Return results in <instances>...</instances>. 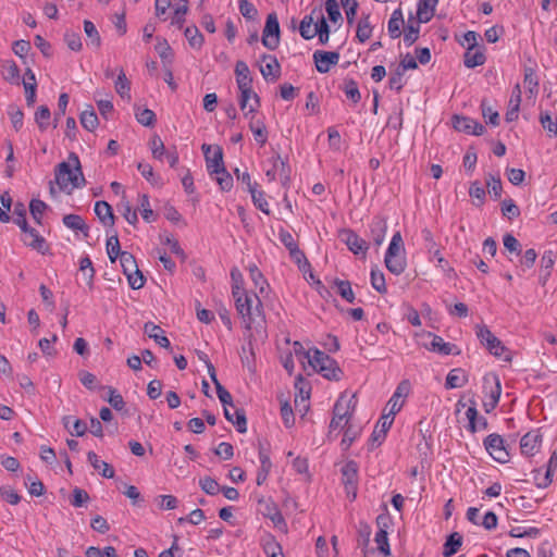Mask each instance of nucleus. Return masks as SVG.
I'll list each match as a JSON object with an SVG mask.
<instances>
[{
    "label": "nucleus",
    "instance_id": "nucleus-1",
    "mask_svg": "<svg viewBox=\"0 0 557 557\" xmlns=\"http://www.w3.org/2000/svg\"><path fill=\"white\" fill-rule=\"evenodd\" d=\"M69 160L71 163L61 162L55 168V183L61 190H65L69 185L78 188L86 184L77 154L71 152Z\"/></svg>",
    "mask_w": 557,
    "mask_h": 557
},
{
    "label": "nucleus",
    "instance_id": "nucleus-2",
    "mask_svg": "<svg viewBox=\"0 0 557 557\" xmlns=\"http://www.w3.org/2000/svg\"><path fill=\"white\" fill-rule=\"evenodd\" d=\"M235 307L238 314L242 317L246 329H251L252 324L262 326L264 323V313L262 310L261 300L255 296L256 305L253 306V299L248 296L245 292L234 296Z\"/></svg>",
    "mask_w": 557,
    "mask_h": 557
},
{
    "label": "nucleus",
    "instance_id": "nucleus-3",
    "mask_svg": "<svg viewBox=\"0 0 557 557\" xmlns=\"http://www.w3.org/2000/svg\"><path fill=\"white\" fill-rule=\"evenodd\" d=\"M313 355L306 352V358L313 370L327 380L338 381L343 374L336 360L318 348L312 349Z\"/></svg>",
    "mask_w": 557,
    "mask_h": 557
},
{
    "label": "nucleus",
    "instance_id": "nucleus-4",
    "mask_svg": "<svg viewBox=\"0 0 557 557\" xmlns=\"http://www.w3.org/2000/svg\"><path fill=\"white\" fill-rule=\"evenodd\" d=\"M403 238L399 232L395 233L392 237L389 246L385 255V265L393 274H400L406 268V260L403 255Z\"/></svg>",
    "mask_w": 557,
    "mask_h": 557
},
{
    "label": "nucleus",
    "instance_id": "nucleus-5",
    "mask_svg": "<svg viewBox=\"0 0 557 557\" xmlns=\"http://www.w3.org/2000/svg\"><path fill=\"white\" fill-rule=\"evenodd\" d=\"M119 259L129 286L133 289L141 288L145 285L146 280L141 271L138 269L135 257L128 251H123Z\"/></svg>",
    "mask_w": 557,
    "mask_h": 557
},
{
    "label": "nucleus",
    "instance_id": "nucleus-6",
    "mask_svg": "<svg viewBox=\"0 0 557 557\" xmlns=\"http://www.w3.org/2000/svg\"><path fill=\"white\" fill-rule=\"evenodd\" d=\"M420 344L428 350L443 356L453 354V349L456 347L454 344L444 342L441 336L428 331H420Z\"/></svg>",
    "mask_w": 557,
    "mask_h": 557
},
{
    "label": "nucleus",
    "instance_id": "nucleus-7",
    "mask_svg": "<svg viewBox=\"0 0 557 557\" xmlns=\"http://www.w3.org/2000/svg\"><path fill=\"white\" fill-rule=\"evenodd\" d=\"M17 225L24 233L23 243L32 249L45 255L48 251L46 239L26 220H17Z\"/></svg>",
    "mask_w": 557,
    "mask_h": 557
},
{
    "label": "nucleus",
    "instance_id": "nucleus-8",
    "mask_svg": "<svg viewBox=\"0 0 557 557\" xmlns=\"http://www.w3.org/2000/svg\"><path fill=\"white\" fill-rule=\"evenodd\" d=\"M262 44L269 50H275L280 44V24L276 13L268 15L262 34Z\"/></svg>",
    "mask_w": 557,
    "mask_h": 557
},
{
    "label": "nucleus",
    "instance_id": "nucleus-9",
    "mask_svg": "<svg viewBox=\"0 0 557 557\" xmlns=\"http://www.w3.org/2000/svg\"><path fill=\"white\" fill-rule=\"evenodd\" d=\"M476 336L481 344L495 357H502L507 351V348L486 325L476 326Z\"/></svg>",
    "mask_w": 557,
    "mask_h": 557
},
{
    "label": "nucleus",
    "instance_id": "nucleus-10",
    "mask_svg": "<svg viewBox=\"0 0 557 557\" xmlns=\"http://www.w3.org/2000/svg\"><path fill=\"white\" fill-rule=\"evenodd\" d=\"M505 442L504 438L498 434H490L484 440V446L485 449L488 451V454L497 461L499 462H506L508 461L509 454L506 450L504 446Z\"/></svg>",
    "mask_w": 557,
    "mask_h": 557
},
{
    "label": "nucleus",
    "instance_id": "nucleus-11",
    "mask_svg": "<svg viewBox=\"0 0 557 557\" xmlns=\"http://www.w3.org/2000/svg\"><path fill=\"white\" fill-rule=\"evenodd\" d=\"M451 125L456 131L462 132V133L469 134V135H478L479 136L485 132V127L478 121H475L471 117L458 115V114L453 115Z\"/></svg>",
    "mask_w": 557,
    "mask_h": 557
},
{
    "label": "nucleus",
    "instance_id": "nucleus-12",
    "mask_svg": "<svg viewBox=\"0 0 557 557\" xmlns=\"http://www.w3.org/2000/svg\"><path fill=\"white\" fill-rule=\"evenodd\" d=\"M239 89V107L240 110L248 115L249 113H253L260 106V98L253 91L252 85L249 86H240Z\"/></svg>",
    "mask_w": 557,
    "mask_h": 557
},
{
    "label": "nucleus",
    "instance_id": "nucleus-13",
    "mask_svg": "<svg viewBox=\"0 0 557 557\" xmlns=\"http://www.w3.org/2000/svg\"><path fill=\"white\" fill-rule=\"evenodd\" d=\"M208 172L213 175L220 168L224 166L223 151L220 146L202 145Z\"/></svg>",
    "mask_w": 557,
    "mask_h": 557
},
{
    "label": "nucleus",
    "instance_id": "nucleus-14",
    "mask_svg": "<svg viewBox=\"0 0 557 557\" xmlns=\"http://www.w3.org/2000/svg\"><path fill=\"white\" fill-rule=\"evenodd\" d=\"M313 60L317 71L320 73H327L332 65H336L339 61V53L336 51L317 50L313 53Z\"/></svg>",
    "mask_w": 557,
    "mask_h": 557
},
{
    "label": "nucleus",
    "instance_id": "nucleus-15",
    "mask_svg": "<svg viewBox=\"0 0 557 557\" xmlns=\"http://www.w3.org/2000/svg\"><path fill=\"white\" fill-rule=\"evenodd\" d=\"M341 238L355 255L366 253L369 248L368 243L351 230H343L341 232Z\"/></svg>",
    "mask_w": 557,
    "mask_h": 557
},
{
    "label": "nucleus",
    "instance_id": "nucleus-16",
    "mask_svg": "<svg viewBox=\"0 0 557 557\" xmlns=\"http://www.w3.org/2000/svg\"><path fill=\"white\" fill-rule=\"evenodd\" d=\"M542 443V435L539 430L524 434L520 441L521 453L525 456H534Z\"/></svg>",
    "mask_w": 557,
    "mask_h": 557
},
{
    "label": "nucleus",
    "instance_id": "nucleus-17",
    "mask_svg": "<svg viewBox=\"0 0 557 557\" xmlns=\"http://www.w3.org/2000/svg\"><path fill=\"white\" fill-rule=\"evenodd\" d=\"M263 62H267L265 65L260 66V72L265 81L275 82L280 78L281 75V65L276 59V57L271 54H263L261 57Z\"/></svg>",
    "mask_w": 557,
    "mask_h": 557
},
{
    "label": "nucleus",
    "instance_id": "nucleus-18",
    "mask_svg": "<svg viewBox=\"0 0 557 557\" xmlns=\"http://www.w3.org/2000/svg\"><path fill=\"white\" fill-rule=\"evenodd\" d=\"M343 483L345 487L352 488V499L357 497L358 485V463L355 460H349L342 468Z\"/></svg>",
    "mask_w": 557,
    "mask_h": 557
},
{
    "label": "nucleus",
    "instance_id": "nucleus-19",
    "mask_svg": "<svg viewBox=\"0 0 557 557\" xmlns=\"http://www.w3.org/2000/svg\"><path fill=\"white\" fill-rule=\"evenodd\" d=\"M208 372H209L211 381L213 382V384L215 386L218 397H219L220 401L222 403L223 407L225 408L227 405L234 407L232 395L218 380L215 368L211 362H208Z\"/></svg>",
    "mask_w": 557,
    "mask_h": 557
},
{
    "label": "nucleus",
    "instance_id": "nucleus-20",
    "mask_svg": "<svg viewBox=\"0 0 557 557\" xmlns=\"http://www.w3.org/2000/svg\"><path fill=\"white\" fill-rule=\"evenodd\" d=\"M369 228H370V236L373 240V244L375 246H380L384 242L385 234L387 231L386 220L383 218H380V216H375L371 221Z\"/></svg>",
    "mask_w": 557,
    "mask_h": 557
},
{
    "label": "nucleus",
    "instance_id": "nucleus-21",
    "mask_svg": "<svg viewBox=\"0 0 557 557\" xmlns=\"http://www.w3.org/2000/svg\"><path fill=\"white\" fill-rule=\"evenodd\" d=\"M556 469H557V453L554 451L547 462L546 472L541 480L537 478V474H540V471L539 470L534 471L535 472L534 480H535L536 486L540 488H545L548 485H550L553 482V476H554V472L556 471Z\"/></svg>",
    "mask_w": 557,
    "mask_h": 557
},
{
    "label": "nucleus",
    "instance_id": "nucleus-22",
    "mask_svg": "<svg viewBox=\"0 0 557 557\" xmlns=\"http://www.w3.org/2000/svg\"><path fill=\"white\" fill-rule=\"evenodd\" d=\"M95 213L104 226L112 227L114 225L115 216L112 207L107 201H97L95 203Z\"/></svg>",
    "mask_w": 557,
    "mask_h": 557
},
{
    "label": "nucleus",
    "instance_id": "nucleus-23",
    "mask_svg": "<svg viewBox=\"0 0 557 557\" xmlns=\"http://www.w3.org/2000/svg\"><path fill=\"white\" fill-rule=\"evenodd\" d=\"M23 86L26 95V103L28 107H33L36 101V76L34 72L28 67L25 72V78L23 79Z\"/></svg>",
    "mask_w": 557,
    "mask_h": 557
},
{
    "label": "nucleus",
    "instance_id": "nucleus-24",
    "mask_svg": "<svg viewBox=\"0 0 557 557\" xmlns=\"http://www.w3.org/2000/svg\"><path fill=\"white\" fill-rule=\"evenodd\" d=\"M225 419L236 426L239 433H246L247 431V418L246 412L243 408H236L235 413L232 414L227 407L224 408Z\"/></svg>",
    "mask_w": 557,
    "mask_h": 557
},
{
    "label": "nucleus",
    "instance_id": "nucleus-25",
    "mask_svg": "<svg viewBox=\"0 0 557 557\" xmlns=\"http://www.w3.org/2000/svg\"><path fill=\"white\" fill-rule=\"evenodd\" d=\"M144 331L150 338H153L154 342L161 347L166 349L171 347L169 338L162 335L163 330L159 325H156L152 322H147L144 325Z\"/></svg>",
    "mask_w": 557,
    "mask_h": 557
},
{
    "label": "nucleus",
    "instance_id": "nucleus-26",
    "mask_svg": "<svg viewBox=\"0 0 557 557\" xmlns=\"http://www.w3.org/2000/svg\"><path fill=\"white\" fill-rule=\"evenodd\" d=\"M468 376L466 371L461 368H455L450 370L446 376L445 387L446 388H459L467 384Z\"/></svg>",
    "mask_w": 557,
    "mask_h": 557
},
{
    "label": "nucleus",
    "instance_id": "nucleus-27",
    "mask_svg": "<svg viewBox=\"0 0 557 557\" xmlns=\"http://www.w3.org/2000/svg\"><path fill=\"white\" fill-rule=\"evenodd\" d=\"M462 542L463 537L459 532L450 533L443 545V556L451 557L455 555L462 546Z\"/></svg>",
    "mask_w": 557,
    "mask_h": 557
},
{
    "label": "nucleus",
    "instance_id": "nucleus-28",
    "mask_svg": "<svg viewBox=\"0 0 557 557\" xmlns=\"http://www.w3.org/2000/svg\"><path fill=\"white\" fill-rule=\"evenodd\" d=\"M259 460H260V468L258 470V473H257V484L258 485H262L265 481H267V478L270 473V470L272 468V462L270 460V457L269 455L267 454V451L260 447L259 448Z\"/></svg>",
    "mask_w": 557,
    "mask_h": 557
},
{
    "label": "nucleus",
    "instance_id": "nucleus-29",
    "mask_svg": "<svg viewBox=\"0 0 557 557\" xmlns=\"http://www.w3.org/2000/svg\"><path fill=\"white\" fill-rule=\"evenodd\" d=\"M486 58L483 51L476 48H467V51L463 55V63L468 69H473L475 66L482 65L485 62Z\"/></svg>",
    "mask_w": 557,
    "mask_h": 557
},
{
    "label": "nucleus",
    "instance_id": "nucleus-30",
    "mask_svg": "<svg viewBox=\"0 0 557 557\" xmlns=\"http://www.w3.org/2000/svg\"><path fill=\"white\" fill-rule=\"evenodd\" d=\"M87 458L94 469L101 471L100 474L103 478L112 479L114 476L113 467L108 462L100 460L96 453L89 451L87 454Z\"/></svg>",
    "mask_w": 557,
    "mask_h": 557
},
{
    "label": "nucleus",
    "instance_id": "nucleus-31",
    "mask_svg": "<svg viewBox=\"0 0 557 557\" xmlns=\"http://www.w3.org/2000/svg\"><path fill=\"white\" fill-rule=\"evenodd\" d=\"M404 16L400 9H397L393 12L388 25L387 30L392 38H399L401 36V29L404 27Z\"/></svg>",
    "mask_w": 557,
    "mask_h": 557
},
{
    "label": "nucleus",
    "instance_id": "nucleus-32",
    "mask_svg": "<svg viewBox=\"0 0 557 557\" xmlns=\"http://www.w3.org/2000/svg\"><path fill=\"white\" fill-rule=\"evenodd\" d=\"M493 383L494 386H491L488 401H484L483 404V407L486 412H491L493 409H495L500 398L502 386L496 375H493Z\"/></svg>",
    "mask_w": 557,
    "mask_h": 557
},
{
    "label": "nucleus",
    "instance_id": "nucleus-33",
    "mask_svg": "<svg viewBox=\"0 0 557 557\" xmlns=\"http://www.w3.org/2000/svg\"><path fill=\"white\" fill-rule=\"evenodd\" d=\"M79 120L82 126L89 132L95 131L99 124L98 116L90 104L86 106V109L81 113Z\"/></svg>",
    "mask_w": 557,
    "mask_h": 557
},
{
    "label": "nucleus",
    "instance_id": "nucleus-34",
    "mask_svg": "<svg viewBox=\"0 0 557 557\" xmlns=\"http://www.w3.org/2000/svg\"><path fill=\"white\" fill-rule=\"evenodd\" d=\"M333 284H334V287L336 288V293L343 299H345L349 304L355 302L356 297H355V293L351 288V283L349 281L335 278Z\"/></svg>",
    "mask_w": 557,
    "mask_h": 557
},
{
    "label": "nucleus",
    "instance_id": "nucleus-35",
    "mask_svg": "<svg viewBox=\"0 0 557 557\" xmlns=\"http://www.w3.org/2000/svg\"><path fill=\"white\" fill-rule=\"evenodd\" d=\"M235 74L237 86H249L252 85V77L250 75L249 67L246 62L237 61L235 64Z\"/></svg>",
    "mask_w": 557,
    "mask_h": 557
},
{
    "label": "nucleus",
    "instance_id": "nucleus-36",
    "mask_svg": "<svg viewBox=\"0 0 557 557\" xmlns=\"http://www.w3.org/2000/svg\"><path fill=\"white\" fill-rule=\"evenodd\" d=\"M424 239L429 244V252L432 255L430 257V260H433L435 258L438 262V267H441L444 271H447L448 273H453L454 272L453 268L448 267L447 269H445L444 263L447 264V262L441 255L440 249L436 248L435 243H433L431 233L429 231H424Z\"/></svg>",
    "mask_w": 557,
    "mask_h": 557
},
{
    "label": "nucleus",
    "instance_id": "nucleus-37",
    "mask_svg": "<svg viewBox=\"0 0 557 557\" xmlns=\"http://www.w3.org/2000/svg\"><path fill=\"white\" fill-rule=\"evenodd\" d=\"M71 421H72V417L71 416H64L62 418L63 426H64V429H66L70 432L71 435H73V436H83V435L86 434L87 425H86V423L83 420L74 419L73 423H72L73 429H70Z\"/></svg>",
    "mask_w": 557,
    "mask_h": 557
},
{
    "label": "nucleus",
    "instance_id": "nucleus-38",
    "mask_svg": "<svg viewBox=\"0 0 557 557\" xmlns=\"http://www.w3.org/2000/svg\"><path fill=\"white\" fill-rule=\"evenodd\" d=\"M556 256L552 250H547L543 253L541 258V277H543V284H545L546 280L550 276L552 270L555 264Z\"/></svg>",
    "mask_w": 557,
    "mask_h": 557
},
{
    "label": "nucleus",
    "instance_id": "nucleus-39",
    "mask_svg": "<svg viewBox=\"0 0 557 557\" xmlns=\"http://www.w3.org/2000/svg\"><path fill=\"white\" fill-rule=\"evenodd\" d=\"M63 224L74 231H81L85 234V236L88 235V226L86 225L83 218L78 214H66L63 216Z\"/></svg>",
    "mask_w": 557,
    "mask_h": 557
},
{
    "label": "nucleus",
    "instance_id": "nucleus-40",
    "mask_svg": "<svg viewBox=\"0 0 557 557\" xmlns=\"http://www.w3.org/2000/svg\"><path fill=\"white\" fill-rule=\"evenodd\" d=\"M115 90L122 97L131 100V83L127 79L123 70H120L115 81Z\"/></svg>",
    "mask_w": 557,
    "mask_h": 557
},
{
    "label": "nucleus",
    "instance_id": "nucleus-41",
    "mask_svg": "<svg viewBox=\"0 0 557 557\" xmlns=\"http://www.w3.org/2000/svg\"><path fill=\"white\" fill-rule=\"evenodd\" d=\"M107 253L111 262H115L116 259L123 253L116 233L107 239Z\"/></svg>",
    "mask_w": 557,
    "mask_h": 557
},
{
    "label": "nucleus",
    "instance_id": "nucleus-42",
    "mask_svg": "<svg viewBox=\"0 0 557 557\" xmlns=\"http://www.w3.org/2000/svg\"><path fill=\"white\" fill-rule=\"evenodd\" d=\"M333 414H335L338 420H345V423L348 422L351 414L349 413V404H346V394H342L335 403Z\"/></svg>",
    "mask_w": 557,
    "mask_h": 557
},
{
    "label": "nucleus",
    "instance_id": "nucleus-43",
    "mask_svg": "<svg viewBox=\"0 0 557 557\" xmlns=\"http://www.w3.org/2000/svg\"><path fill=\"white\" fill-rule=\"evenodd\" d=\"M188 44L194 49H200L203 45V36L196 26L187 27L184 32Z\"/></svg>",
    "mask_w": 557,
    "mask_h": 557
},
{
    "label": "nucleus",
    "instance_id": "nucleus-44",
    "mask_svg": "<svg viewBox=\"0 0 557 557\" xmlns=\"http://www.w3.org/2000/svg\"><path fill=\"white\" fill-rule=\"evenodd\" d=\"M372 35V26L370 24L369 15L362 16L357 26L356 36L360 42L367 41Z\"/></svg>",
    "mask_w": 557,
    "mask_h": 557
},
{
    "label": "nucleus",
    "instance_id": "nucleus-45",
    "mask_svg": "<svg viewBox=\"0 0 557 557\" xmlns=\"http://www.w3.org/2000/svg\"><path fill=\"white\" fill-rule=\"evenodd\" d=\"M437 2L438 0H420V24L432 18Z\"/></svg>",
    "mask_w": 557,
    "mask_h": 557
},
{
    "label": "nucleus",
    "instance_id": "nucleus-46",
    "mask_svg": "<svg viewBox=\"0 0 557 557\" xmlns=\"http://www.w3.org/2000/svg\"><path fill=\"white\" fill-rule=\"evenodd\" d=\"M295 386L296 388H299L300 395V400H298L297 398L295 399L296 406L302 405L304 410L307 411L309 409V404L307 401L310 397V389H306L307 383L305 382L301 375H298Z\"/></svg>",
    "mask_w": 557,
    "mask_h": 557
},
{
    "label": "nucleus",
    "instance_id": "nucleus-47",
    "mask_svg": "<svg viewBox=\"0 0 557 557\" xmlns=\"http://www.w3.org/2000/svg\"><path fill=\"white\" fill-rule=\"evenodd\" d=\"M154 49L158 52L159 57L161 58L164 66H168L172 63L173 50L165 39L159 40Z\"/></svg>",
    "mask_w": 557,
    "mask_h": 557
},
{
    "label": "nucleus",
    "instance_id": "nucleus-48",
    "mask_svg": "<svg viewBox=\"0 0 557 557\" xmlns=\"http://www.w3.org/2000/svg\"><path fill=\"white\" fill-rule=\"evenodd\" d=\"M481 110L482 115L485 119L486 123L497 126L499 124V114L497 111L493 110V108L488 104L486 99L481 101Z\"/></svg>",
    "mask_w": 557,
    "mask_h": 557
},
{
    "label": "nucleus",
    "instance_id": "nucleus-49",
    "mask_svg": "<svg viewBox=\"0 0 557 557\" xmlns=\"http://www.w3.org/2000/svg\"><path fill=\"white\" fill-rule=\"evenodd\" d=\"M3 76L12 84H20V69L13 61H8L3 65Z\"/></svg>",
    "mask_w": 557,
    "mask_h": 557
},
{
    "label": "nucleus",
    "instance_id": "nucleus-50",
    "mask_svg": "<svg viewBox=\"0 0 557 557\" xmlns=\"http://www.w3.org/2000/svg\"><path fill=\"white\" fill-rule=\"evenodd\" d=\"M418 47H414L413 54L406 53L400 54V65L401 71L416 70L418 67Z\"/></svg>",
    "mask_w": 557,
    "mask_h": 557
},
{
    "label": "nucleus",
    "instance_id": "nucleus-51",
    "mask_svg": "<svg viewBox=\"0 0 557 557\" xmlns=\"http://www.w3.org/2000/svg\"><path fill=\"white\" fill-rule=\"evenodd\" d=\"M64 42L66 44L69 49L75 52L81 51L83 48L81 35L71 29H67L64 33Z\"/></svg>",
    "mask_w": 557,
    "mask_h": 557
},
{
    "label": "nucleus",
    "instance_id": "nucleus-52",
    "mask_svg": "<svg viewBox=\"0 0 557 557\" xmlns=\"http://www.w3.org/2000/svg\"><path fill=\"white\" fill-rule=\"evenodd\" d=\"M314 32H315V35L319 36V41L321 45H325L329 41L330 27H329V24L323 15L320 17L319 21L315 22Z\"/></svg>",
    "mask_w": 557,
    "mask_h": 557
},
{
    "label": "nucleus",
    "instance_id": "nucleus-53",
    "mask_svg": "<svg viewBox=\"0 0 557 557\" xmlns=\"http://www.w3.org/2000/svg\"><path fill=\"white\" fill-rule=\"evenodd\" d=\"M213 174L216 175V182L222 190L228 191L233 187V177L225 170V166L220 168Z\"/></svg>",
    "mask_w": 557,
    "mask_h": 557
},
{
    "label": "nucleus",
    "instance_id": "nucleus-54",
    "mask_svg": "<svg viewBox=\"0 0 557 557\" xmlns=\"http://www.w3.org/2000/svg\"><path fill=\"white\" fill-rule=\"evenodd\" d=\"M51 113L47 106H40L35 113V121L41 132L46 131L49 125Z\"/></svg>",
    "mask_w": 557,
    "mask_h": 557
},
{
    "label": "nucleus",
    "instance_id": "nucleus-55",
    "mask_svg": "<svg viewBox=\"0 0 557 557\" xmlns=\"http://www.w3.org/2000/svg\"><path fill=\"white\" fill-rule=\"evenodd\" d=\"M313 18L306 15L300 22L299 32L304 39H312L315 36Z\"/></svg>",
    "mask_w": 557,
    "mask_h": 557
},
{
    "label": "nucleus",
    "instance_id": "nucleus-56",
    "mask_svg": "<svg viewBox=\"0 0 557 557\" xmlns=\"http://www.w3.org/2000/svg\"><path fill=\"white\" fill-rule=\"evenodd\" d=\"M84 30L87 35V37L90 39V42L92 46H95L97 49L101 46V37L99 35V32L97 30L95 24L91 21L85 20L84 21Z\"/></svg>",
    "mask_w": 557,
    "mask_h": 557
},
{
    "label": "nucleus",
    "instance_id": "nucleus-57",
    "mask_svg": "<svg viewBox=\"0 0 557 557\" xmlns=\"http://www.w3.org/2000/svg\"><path fill=\"white\" fill-rule=\"evenodd\" d=\"M47 209V205L39 199H32L29 203V211L37 224H41V219L45 210Z\"/></svg>",
    "mask_w": 557,
    "mask_h": 557
},
{
    "label": "nucleus",
    "instance_id": "nucleus-58",
    "mask_svg": "<svg viewBox=\"0 0 557 557\" xmlns=\"http://www.w3.org/2000/svg\"><path fill=\"white\" fill-rule=\"evenodd\" d=\"M250 129L253 133L255 139L260 144L264 145L268 139L267 128L261 121L250 122Z\"/></svg>",
    "mask_w": 557,
    "mask_h": 557
},
{
    "label": "nucleus",
    "instance_id": "nucleus-59",
    "mask_svg": "<svg viewBox=\"0 0 557 557\" xmlns=\"http://www.w3.org/2000/svg\"><path fill=\"white\" fill-rule=\"evenodd\" d=\"M524 84L528 87L530 94H536L539 89V79L534 69H524Z\"/></svg>",
    "mask_w": 557,
    "mask_h": 557
},
{
    "label": "nucleus",
    "instance_id": "nucleus-60",
    "mask_svg": "<svg viewBox=\"0 0 557 557\" xmlns=\"http://www.w3.org/2000/svg\"><path fill=\"white\" fill-rule=\"evenodd\" d=\"M139 209L141 211L143 219L146 222L154 221V213L150 208L149 197L146 194L139 196Z\"/></svg>",
    "mask_w": 557,
    "mask_h": 557
},
{
    "label": "nucleus",
    "instance_id": "nucleus-61",
    "mask_svg": "<svg viewBox=\"0 0 557 557\" xmlns=\"http://www.w3.org/2000/svg\"><path fill=\"white\" fill-rule=\"evenodd\" d=\"M371 285L380 294L386 293L385 277L382 271L372 269Z\"/></svg>",
    "mask_w": 557,
    "mask_h": 557
},
{
    "label": "nucleus",
    "instance_id": "nucleus-62",
    "mask_svg": "<svg viewBox=\"0 0 557 557\" xmlns=\"http://www.w3.org/2000/svg\"><path fill=\"white\" fill-rule=\"evenodd\" d=\"M486 185L488 189V194L493 196L495 199H499L503 191V185L499 177H495L492 174L488 175L486 180Z\"/></svg>",
    "mask_w": 557,
    "mask_h": 557
},
{
    "label": "nucleus",
    "instance_id": "nucleus-63",
    "mask_svg": "<svg viewBox=\"0 0 557 557\" xmlns=\"http://www.w3.org/2000/svg\"><path fill=\"white\" fill-rule=\"evenodd\" d=\"M239 11L247 21H255L258 16L257 8L248 0L239 1Z\"/></svg>",
    "mask_w": 557,
    "mask_h": 557
},
{
    "label": "nucleus",
    "instance_id": "nucleus-64",
    "mask_svg": "<svg viewBox=\"0 0 557 557\" xmlns=\"http://www.w3.org/2000/svg\"><path fill=\"white\" fill-rule=\"evenodd\" d=\"M136 120L141 125L151 127L156 123V114L150 109H143L136 112Z\"/></svg>",
    "mask_w": 557,
    "mask_h": 557
}]
</instances>
